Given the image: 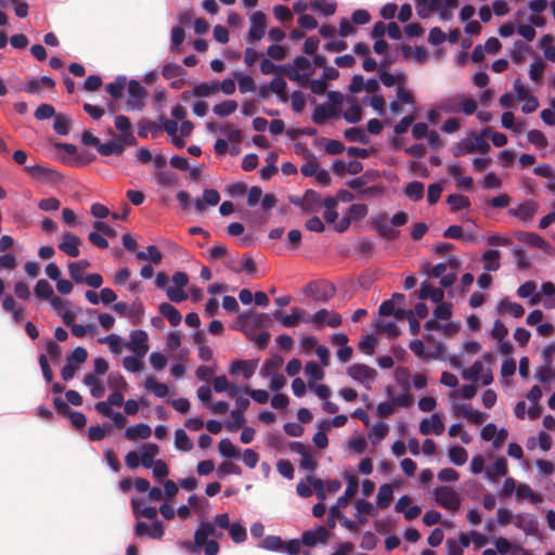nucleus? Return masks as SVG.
<instances>
[{
    "label": "nucleus",
    "mask_w": 555,
    "mask_h": 555,
    "mask_svg": "<svg viewBox=\"0 0 555 555\" xmlns=\"http://www.w3.org/2000/svg\"><path fill=\"white\" fill-rule=\"evenodd\" d=\"M279 75H285L289 80L298 82L302 88H307L312 70L300 73L294 63H288L280 66Z\"/></svg>",
    "instance_id": "9b49d317"
},
{
    "label": "nucleus",
    "mask_w": 555,
    "mask_h": 555,
    "mask_svg": "<svg viewBox=\"0 0 555 555\" xmlns=\"http://www.w3.org/2000/svg\"><path fill=\"white\" fill-rule=\"evenodd\" d=\"M107 386L113 390H124L128 384L119 371H112L107 375Z\"/></svg>",
    "instance_id": "680f3d73"
},
{
    "label": "nucleus",
    "mask_w": 555,
    "mask_h": 555,
    "mask_svg": "<svg viewBox=\"0 0 555 555\" xmlns=\"http://www.w3.org/2000/svg\"><path fill=\"white\" fill-rule=\"evenodd\" d=\"M417 297L422 300L430 299L434 304H439L443 300L444 292L439 287H434L427 281H423Z\"/></svg>",
    "instance_id": "4be33fe9"
},
{
    "label": "nucleus",
    "mask_w": 555,
    "mask_h": 555,
    "mask_svg": "<svg viewBox=\"0 0 555 555\" xmlns=\"http://www.w3.org/2000/svg\"><path fill=\"white\" fill-rule=\"evenodd\" d=\"M82 383L90 387V393L93 398L100 399L105 393V387L101 380L93 374L85 375Z\"/></svg>",
    "instance_id": "f704fd0d"
},
{
    "label": "nucleus",
    "mask_w": 555,
    "mask_h": 555,
    "mask_svg": "<svg viewBox=\"0 0 555 555\" xmlns=\"http://www.w3.org/2000/svg\"><path fill=\"white\" fill-rule=\"evenodd\" d=\"M160 132L162 127L151 119L142 118L138 124V135L140 138H146L150 133L156 137Z\"/></svg>",
    "instance_id": "e433bc0d"
},
{
    "label": "nucleus",
    "mask_w": 555,
    "mask_h": 555,
    "mask_svg": "<svg viewBox=\"0 0 555 555\" xmlns=\"http://www.w3.org/2000/svg\"><path fill=\"white\" fill-rule=\"evenodd\" d=\"M135 538L149 537L151 539L159 540L164 537L165 530L160 520L155 519L153 524L143 520H138L133 529Z\"/></svg>",
    "instance_id": "423d86ee"
},
{
    "label": "nucleus",
    "mask_w": 555,
    "mask_h": 555,
    "mask_svg": "<svg viewBox=\"0 0 555 555\" xmlns=\"http://www.w3.org/2000/svg\"><path fill=\"white\" fill-rule=\"evenodd\" d=\"M128 94H129V99L127 101L128 109L141 111L144 106L142 100L146 94L145 88L141 85V82L138 80L131 79L128 82Z\"/></svg>",
    "instance_id": "0eeeda50"
},
{
    "label": "nucleus",
    "mask_w": 555,
    "mask_h": 555,
    "mask_svg": "<svg viewBox=\"0 0 555 555\" xmlns=\"http://www.w3.org/2000/svg\"><path fill=\"white\" fill-rule=\"evenodd\" d=\"M237 108L235 100H224L212 107L214 114L219 117H227L233 114Z\"/></svg>",
    "instance_id": "8fccbe9b"
},
{
    "label": "nucleus",
    "mask_w": 555,
    "mask_h": 555,
    "mask_svg": "<svg viewBox=\"0 0 555 555\" xmlns=\"http://www.w3.org/2000/svg\"><path fill=\"white\" fill-rule=\"evenodd\" d=\"M159 313L165 317L172 326L181 323L182 315L180 311L169 302H162L158 306Z\"/></svg>",
    "instance_id": "c85d7f7f"
},
{
    "label": "nucleus",
    "mask_w": 555,
    "mask_h": 555,
    "mask_svg": "<svg viewBox=\"0 0 555 555\" xmlns=\"http://www.w3.org/2000/svg\"><path fill=\"white\" fill-rule=\"evenodd\" d=\"M345 479L347 480L345 492L337 499V505L340 507L348 506L350 499L356 495L359 487V481L352 473L346 472Z\"/></svg>",
    "instance_id": "dca6fc26"
},
{
    "label": "nucleus",
    "mask_w": 555,
    "mask_h": 555,
    "mask_svg": "<svg viewBox=\"0 0 555 555\" xmlns=\"http://www.w3.org/2000/svg\"><path fill=\"white\" fill-rule=\"evenodd\" d=\"M218 451L224 459H238L240 450L230 438H222L218 444Z\"/></svg>",
    "instance_id": "a18cd8bd"
},
{
    "label": "nucleus",
    "mask_w": 555,
    "mask_h": 555,
    "mask_svg": "<svg viewBox=\"0 0 555 555\" xmlns=\"http://www.w3.org/2000/svg\"><path fill=\"white\" fill-rule=\"evenodd\" d=\"M330 538L328 531L321 525H315L301 534V542L305 546L314 547L319 543H326Z\"/></svg>",
    "instance_id": "1a4fd4ad"
},
{
    "label": "nucleus",
    "mask_w": 555,
    "mask_h": 555,
    "mask_svg": "<svg viewBox=\"0 0 555 555\" xmlns=\"http://www.w3.org/2000/svg\"><path fill=\"white\" fill-rule=\"evenodd\" d=\"M387 433L388 425L384 422H376L369 434L371 443L374 446L378 444L386 437Z\"/></svg>",
    "instance_id": "603ef678"
},
{
    "label": "nucleus",
    "mask_w": 555,
    "mask_h": 555,
    "mask_svg": "<svg viewBox=\"0 0 555 555\" xmlns=\"http://www.w3.org/2000/svg\"><path fill=\"white\" fill-rule=\"evenodd\" d=\"M344 138L348 142H358L364 145L370 143V137L359 127L347 128L344 131Z\"/></svg>",
    "instance_id": "a19ab883"
},
{
    "label": "nucleus",
    "mask_w": 555,
    "mask_h": 555,
    "mask_svg": "<svg viewBox=\"0 0 555 555\" xmlns=\"http://www.w3.org/2000/svg\"><path fill=\"white\" fill-rule=\"evenodd\" d=\"M347 374L356 382L361 383L367 390L371 389V383L376 378L377 372L375 369L362 364L354 363L348 366Z\"/></svg>",
    "instance_id": "20e7f679"
},
{
    "label": "nucleus",
    "mask_w": 555,
    "mask_h": 555,
    "mask_svg": "<svg viewBox=\"0 0 555 555\" xmlns=\"http://www.w3.org/2000/svg\"><path fill=\"white\" fill-rule=\"evenodd\" d=\"M537 289V285L533 281H527L522 283L517 289V296L520 298H529L531 297V304H535L539 300V297L534 295Z\"/></svg>",
    "instance_id": "052dcab7"
},
{
    "label": "nucleus",
    "mask_w": 555,
    "mask_h": 555,
    "mask_svg": "<svg viewBox=\"0 0 555 555\" xmlns=\"http://www.w3.org/2000/svg\"><path fill=\"white\" fill-rule=\"evenodd\" d=\"M516 498L528 500L533 504H538L541 502V496L534 493L531 487L527 483H520L516 488Z\"/></svg>",
    "instance_id": "864d4df0"
},
{
    "label": "nucleus",
    "mask_w": 555,
    "mask_h": 555,
    "mask_svg": "<svg viewBox=\"0 0 555 555\" xmlns=\"http://www.w3.org/2000/svg\"><path fill=\"white\" fill-rule=\"evenodd\" d=\"M537 211V204L532 201H526L516 207L508 209L511 217L517 218L522 221L530 220Z\"/></svg>",
    "instance_id": "6ab92c4d"
},
{
    "label": "nucleus",
    "mask_w": 555,
    "mask_h": 555,
    "mask_svg": "<svg viewBox=\"0 0 555 555\" xmlns=\"http://www.w3.org/2000/svg\"><path fill=\"white\" fill-rule=\"evenodd\" d=\"M403 192L411 201L420 202L424 197V184L417 180H413L404 185Z\"/></svg>",
    "instance_id": "58836bf2"
},
{
    "label": "nucleus",
    "mask_w": 555,
    "mask_h": 555,
    "mask_svg": "<svg viewBox=\"0 0 555 555\" xmlns=\"http://www.w3.org/2000/svg\"><path fill=\"white\" fill-rule=\"evenodd\" d=\"M416 14L420 18H427L439 8L441 0H414Z\"/></svg>",
    "instance_id": "7c9ffc66"
},
{
    "label": "nucleus",
    "mask_w": 555,
    "mask_h": 555,
    "mask_svg": "<svg viewBox=\"0 0 555 555\" xmlns=\"http://www.w3.org/2000/svg\"><path fill=\"white\" fill-rule=\"evenodd\" d=\"M258 360H234L230 364V374L242 372L243 378L248 380L255 373Z\"/></svg>",
    "instance_id": "412c9836"
},
{
    "label": "nucleus",
    "mask_w": 555,
    "mask_h": 555,
    "mask_svg": "<svg viewBox=\"0 0 555 555\" xmlns=\"http://www.w3.org/2000/svg\"><path fill=\"white\" fill-rule=\"evenodd\" d=\"M517 240L531 245L533 247L540 248L545 253H550L552 250V246L548 242H546L542 236L534 232H519L517 234Z\"/></svg>",
    "instance_id": "aec40b11"
},
{
    "label": "nucleus",
    "mask_w": 555,
    "mask_h": 555,
    "mask_svg": "<svg viewBox=\"0 0 555 555\" xmlns=\"http://www.w3.org/2000/svg\"><path fill=\"white\" fill-rule=\"evenodd\" d=\"M306 310L302 308H293L291 314H285L281 309H276L271 312V317L281 322V324L291 328L295 326L297 323L306 321Z\"/></svg>",
    "instance_id": "6e6552de"
},
{
    "label": "nucleus",
    "mask_w": 555,
    "mask_h": 555,
    "mask_svg": "<svg viewBox=\"0 0 555 555\" xmlns=\"http://www.w3.org/2000/svg\"><path fill=\"white\" fill-rule=\"evenodd\" d=\"M505 310H508L509 314L515 318L519 319L524 315L525 309L524 307L515 301H508L507 298L501 299L496 305V311L502 313Z\"/></svg>",
    "instance_id": "2f4dec72"
},
{
    "label": "nucleus",
    "mask_w": 555,
    "mask_h": 555,
    "mask_svg": "<svg viewBox=\"0 0 555 555\" xmlns=\"http://www.w3.org/2000/svg\"><path fill=\"white\" fill-rule=\"evenodd\" d=\"M378 313L383 317H391V315H395L396 318L398 319H401L403 318L404 315V311L401 310V309H397L393 305V300H384L379 308H378Z\"/></svg>",
    "instance_id": "e2e57ef3"
},
{
    "label": "nucleus",
    "mask_w": 555,
    "mask_h": 555,
    "mask_svg": "<svg viewBox=\"0 0 555 555\" xmlns=\"http://www.w3.org/2000/svg\"><path fill=\"white\" fill-rule=\"evenodd\" d=\"M327 95V105L332 108L334 114L340 115L341 113V104L344 103V95L340 91L331 90L326 93Z\"/></svg>",
    "instance_id": "13d9d810"
},
{
    "label": "nucleus",
    "mask_w": 555,
    "mask_h": 555,
    "mask_svg": "<svg viewBox=\"0 0 555 555\" xmlns=\"http://www.w3.org/2000/svg\"><path fill=\"white\" fill-rule=\"evenodd\" d=\"M444 430V423L438 413L431 414L430 417H425L420 423V433L422 435H441Z\"/></svg>",
    "instance_id": "f8f14e48"
},
{
    "label": "nucleus",
    "mask_w": 555,
    "mask_h": 555,
    "mask_svg": "<svg viewBox=\"0 0 555 555\" xmlns=\"http://www.w3.org/2000/svg\"><path fill=\"white\" fill-rule=\"evenodd\" d=\"M80 242L81 241L77 235L65 232L62 237V242L59 244V249L69 257H78Z\"/></svg>",
    "instance_id": "a211bd4d"
},
{
    "label": "nucleus",
    "mask_w": 555,
    "mask_h": 555,
    "mask_svg": "<svg viewBox=\"0 0 555 555\" xmlns=\"http://www.w3.org/2000/svg\"><path fill=\"white\" fill-rule=\"evenodd\" d=\"M216 474L219 478H223L227 475H241L242 468L231 461H223L218 465Z\"/></svg>",
    "instance_id": "bf43d9fd"
},
{
    "label": "nucleus",
    "mask_w": 555,
    "mask_h": 555,
    "mask_svg": "<svg viewBox=\"0 0 555 555\" xmlns=\"http://www.w3.org/2000/svg\"><path fill=\"white\" fill-rule=\"evenodd\" d=\"M24 169L29 177L42 183H55L63 180V176L59 171L40 164L26 165Z\"/></svg>",
    "instance_id": "7ed1b4c3"
},
{
    "label": "nucleus",
    "mask_w": 555,
    "mask_h": 555,
    "mask_svg": "<svg viewBox=\"0 0 555 555\" xmlns=\"http://www.w3.org/2000/svg\"><path fill=\"white\" fill-rule=\"evenodd\" d=\"M393 498L392 485L384 483L379 487L376 495V505L379 508H386L390 505Z\"/></svg>",
    "instance_id": "4c0bfd02"
},
{
    "label": "nucleus",
    "mask_w": 555,
    "mask_h": 555,
    "mask_svg": "<svg viewBox=\"0 0 555 555\" xmlns=\"http://www.w3.org/2000/svg\"><path fill=\"white\" fill-rule=\"evenodd\" d=\"M310 7L324 16H332L336 12L337 3L334 0H313Z\"/></svg>",
    "instance_id": "37998d69"
},
{
    "label": "nucleus",
    "mask_w": 555,
    "mask_h": 555,
    "mask_svg": "<svg viewBox=\"0 0 555 555\" xmlns=\"http://www.w3.org/2000/svg\"><path fill=\"white\" fill-rule=\"evenodd\" d=\"M367 211H369V209L365 204H361V203L351 204L348 207L347 216L350 218L351 221L358 222V221L362 220L363 218H365V216L367 215Z\"/></svg>",
    "instance_id": "69168bd1"
},
{
    "label": "nucleus",
    "mask_w": 555,
    "mask_h": 555,
    "mask_svg": "<svg viewBox=\"0 0 555 555\" xmlns=\"http://www.w3.org/2000/svg\"><path fill=\"white\" fill-rule=\"evenodd\" d=\"M507 474V462L503 456H498L493 464L492 470L487 468V477L490 481H493L495 477H503Z\"/></svg>",
    "instance_id": "49530a36"
},
{
    "label": "nucleus",
    "mask_w": 555,
    "mask_h": 555,
    "mask_svg": "<svg viewBox=\"0 0 555 555\" xmlns=\"http://www.w3.org/2000/svg\"><path fill=\"white\" fill-rule=\"evenodd\" d=\"M228 532L234 543H243L247 538L246 528L241 522H233Z\"/></svg>",
    "instance_id": "338daca9"
},
{
    "label": "nucleus",
    "mask_w": 555,
    "mask_h": 555,
    "mask_svg": "<svg viewBox=\"0 0 555 555\" xmlns=\"http://www.w3.org/2000/svg\"><path fill=\"white\" fill-rule=\"evenodd\" d=\"M271 92L275 93L282 101L287 100L286 88L287 83L284 78L278 76L270 81Z\"/></svg>",
    "instance_id": "774afa93"
},
{
    "label": "nucleus",
    "mask_w": 555,
    "mask_h": 555,
    "mask_svg": "<svg viewBox=\"0 0 555 555\" xmlns=\"http://www.w3.org/2000/svg\"><path fill=\"white\" fill-rule=\"evenodd\" d=\"M219 90L218 81H203L197 83L192 91L183 92L182 99L188 100L189 94L196 98H207Z\"/></svg>",
    "instance_id": "f3484780"
},
{
    "label": "nucleus",
    "mask_w": 555,
    "mask_h": 555,
    "mask_svg": "<svg viewBox=\"0 0 555 555\" xmlns=\"http://www.w3.org/2000/svg\"><path fill=\"white\" fill-rule=\"evenodd\" d=\"M336 294V287L333 283L321 280L318 281L313 298L320 302H327Z\"/></svg>",
    "instance_id": "b1692460"
},
{
    "label": "nucleus",
    "mask_w": 555,
    "mask_h": 555,
    "mask_svg": "<svg viewBox=\"0 0 555 555\" xmlns=\"http://www.w3.org/2000/svg\"><path fill=\"white\" fill-rule=\"evenodd\" d=\"M492 543L500 555H515L520 548L504 537H492Z\"/></svg>",
    "instance_id": "cd10ccee"
},
{
    "label": "nucleus",
    "mask_w": 555,
    "mask_h": 555,
    "mask_svg": "<svg viewBox=\"0 0 555 555\" xmlns=\"http://www.w3.org/2000/svg\"><path fill=\"white\" fill-rule=\"evenodd\" d=\"M234 79L238 82V90L242 93L251 92L256 90V85L254 78L248 74H242L240 72H234Z\"/></svg>",
    "instance_id": "09e8293b"
},
{
    "label": "nucleus",
    "mask_w": 555,
    "mask_h": 555,
    "mask_svg": "<svg viewBox=\"0 0 555 555\" xmlns=\"http://www.w3.org/2000/svg\"><path fill=\"white\" fill-rule=\"evenodd\" d=\"M127 86V79L125 76H117L114 81L108 82L105 86L106 92L114 99H120L124 94V90Z\"/></svg>",
    "instance_id": "79ce46f5"
},
{
    "label": "nucleus",
    "mask_w": 555,
    "mask_h": 555,
    "mask_svg": "<svg viewBox=\"0 0 555 555\" xmlns=\"http://www.w3.org/2000/svg\"><path fill=\"white\" fill-rule=\"evenodd\" d=\"M435 500L441 507L456 511L461 505V499L450 486H439L434 489Z\"/></svg>",
    "instance_id": "f03ea898"
},
{
    "label": "nucleus",
    "mask_w": 555,
    "mask_h": 555,
    "mask_svg": "<svg viewBox=\"0 0 555 555\" xmlns=\"http://www.w3.org/2000/svg\"><path fill=\"white\" fill-rule=\"evenodd\" d=\"M454 413L457 415L461 414L475 425H481L489 417L488 413L474 410L469 403H463L460 406H455Z\"/></svg>",
    "instance_id": "2eb2a0df"
},
{
    "label": "nucleus",
    "mask_w": 555,
    "mask_h": 555,
    "mask_svg": "<svg viewBox=\"0 0 555 555\" xmlns=\"http://www.w3.org/2000/svg\"><path fill=\"white\" fill-rule=\"evenodd\" d=\"M287 446L292 452L301 456L300 467L312 475L317 469V462L310 450L301 441H289Z\"/></svg>",
    "instance_id": "39448f33"
},
{
    "label": "nucleus",
    "mask_w": 555,
    "mask_h": 555,
    "mask_svg": "<svg viewBox=\"0 0 555 555\" xmlns=\"http://www.w3.org/2000/svg\"><path fill=\"white\" fill-rule=\"evenodd\" d=\"M305 208L304 214L317 210L322 205V197L320 193L312 189H308L304 193Z\"/></svg>",
    "instance_id": "c9c22d12"
},
{
    "label": "nucleus",
    "mask_w": 555,
    "mask_h": 555,
    "mask_svg": "<svg viewBox=\"0 0 555 555\" xmlns=\"http://www.w3.org/2000/svg\"><path fill=\"white\" fill-rule=\"evenodd\" d=\"M144 387L152 391L157 398H166L169 395V386L165 383L157 382L153 376L146 377Z\"/></svg>",
    "instance_id": "72a5a7b5"
},
{
    "label": "nucleus",
    "mask_w": 555,
    "mask_h": 555,
    "mask_svg": "<svg viewBox=\"0 0 555 555\" xmlns=\"http://www.w3.org/2000/svg\"><path fill=\"white\" fill-rule=\"evenodd\" d=\"M175 447L176 449L189 452L193 448V442L184 429L178 428L175 431Z\"/></svg>",
    "instance_id": "de8ad7c7"
},
{
    "label": "nucleus",
    "mask_w": 555,
    "mask_h": 555,
    "mask_svg": "<svg viewBox=\"0 0 555 555\" xmlns=\"http://www.w3.org/2000/svg\"><path fill=\"white\" fill-rule=\"evenodd\" d=\"M339 115L334 114L327 103L317 106L311 115V120L317 125H324L328 119L337 118Z\"/></svg>",
    "instance_id": "bb28decb"
},
{
    "label": "nucleus",
    "mask_w": 555,
    "mask_h": 555,
    "mask_svg": "<svg viewBox=\"0 0 555 555\" xmlns=\"http://www.w3.org/2000/svg\"><path fill=\"white\" fill-rule=\"evenodd\" d=\"M447 203L452 212H459L470 207V199L462 194L452 193L447 196Z\"/></svg>",
    "instance_id": "473e14b6"
},
{
    "label": "nucleus",
    "mask_w": 555,
    "mask_h": 555,
    "mask_svg": "<svg viewBox=\"0 0 555 555\" xmlns=\"http://www.w3.org/2000/svg\"><path fill=\"white\" fill-rule=\"evenodd\" d=\"M217 527L207 519L199 520L198 527L194 532V541L185 540L180 542V547L185 550L189 554H199L202 543L209 537H218Z\"/></svg>",
    "instance_id": "f257e3e1"
},
{
    "label": "nucleus",
    "mask_w": 555,
    "mask_h": 555,
    "mask_svg": "<svg viewBox=\"0 0 555 555\" xmlns=\"http://www.w3.org/2000/svg\"><path fill=\"white\" fill-rule=\"evenodd\" d=\"M354 251L371 257L375 253V244L369 237H361L354 245Z\"/></svg>",
    "instance_id": "0e129e2a"
},
{
    "label": "nucleus",
    "mask_w": 555,
    "mask_h": 555,
    "mask_svg": "<svg viewBox=\"0 0 555 555\" xmlns=\"http://www.w3.org/2000/svg\"><path fill=\"white\" fill-rule=\"evenodd\" d=\"M449 460L456 466H462L467 462L468 454L464 447L455 444L448 450Z\"/></svg>",
    "instance_id": "c03bdc74"
},
{
    "label": "nucleus",
    "mask_w": 555,
    "mask_h": 555,
    "mask_svg": "<svg viewBox=\"0 0 555 555\" xmlns=\"http://www.w3.org/2000/svg\"><path fill=\"white\" fill-rule=\"evenodd\" d=\"M283 359L276 354L264 360L261 369L260 375L263 378L271 377L273 374H276V370L282 365Z\"/></svg>",
    "instance_id": "ea45409f"
},
{
    "label": "nucleus",
    "mask_w": 555,
    "mask_h": 555,
    "mask_svg": "<svg viewBox=\"0 0 555 555\" xmlns=\"http://www.w3.org/2000/svg\"><path fill=\"white\" fill-rule=\"evenodd\" d=\"M346 102L348 106L343 114L344 119L353 125L360 122L362 120L363 108L359 100L354 96H347Z\"/></svg>",
    "instance_id": "4468645a"
},
{
    "label": "nucleus",
    "mask_w": 555,
    "mask_h": 555,
    "mask_svg": "<svg viewBox=\"0 0 555 555\" xmlns=\"http://www.w3.org/2000/svg\"><path fill=\"white\" fill-rule=\"evenodd\" d=\"M147 333L143 330H133L130 333L131 344L128 347L133 351L137 357H144L149 350Z\"/></svg>",
    "instance_id": "ddd939ff"
},
{
    "label": "nucleus",
    "mask_w": 555,
    "mask_h": 555,
    "mask_svg": "<svg viewBox=\"0 0 555 555\" xmlns=\"http://www.w3.org/2000/svg\"><path fill=\"white\" fill-rule=\"evenodd\" d=\"M378 79L386 87H393L396 83H404L405 75L404 73L399 74H390L387 70H378Z\"/></svg>",
    "instance_id": "3c124183"
},
{
    "label": "nucleus",
    "mask_w": 555,
    "mask_h": 555,
    "mask_svg": "<svg viewBox=\"0 0 555 555\" xmlns=\"http://www.w3.org/2000/svg\"><path fill=\"white\" fill-rule=\"evenodd\" d=\"M282 546L283 540L280 535H267L259 544V547L275 553H281Z\"/></svg>",
    "instance_id": "4d7b16f0"
},
{
    "label": "nucleus",
    "mask_w": 555,
    "mask_h": 555,
    "mask_svg": "<svg viewBox=\"0 0 555 555\" xmlns=\"http://www.w3.org/2000/svg\"><path fill=\"white\" fill-rule=\"evenodd\" d=\"M250 28L248 31V41L256 42L262 39L266 34V14L262 11H256L250 16Z\"/></svg>",
    "instance_id": "9d476101"
},
{
    "label": "nucleus",
    "mask_w": 555,
    "mask_h": 555,
    "mask_svg": "<svg viewBox=\"0 0 555 555\" xmlns=\"http://www.w3.org/2000/svg\"><path fill=\"white\" fill-rule=\"evenodd\" d=\"M35 296L39 299L47 300L51 296H53L54 291L51 284L44 280L40 279L37 281L35 287H34Z\"/></svg>",
    "instance_id": "5fc2aeb1"
},
{
    "label": "nucleus",
    "mask_w": 555,
    "mask_h": 555,
    "mask_svg": "<svg viewBox=\"0 0 555 555\" xmlns=\"http://www.w3.org/2000/svg\"><path fill=\"white\" fill-rule=\"evenodd\" d=\"M152 434V429L147 424L140 423L128 426L125 430V438L127 440L147 439Z\"/></svg>",
    "instance_id": "a878e982"
},
{
    "label": "nucleus",
    "mask_w": 555,
    "mask_h": 555,
    "mask_svg": "<svg viewBox=\"0 0 555 555\" xmlns=\"http://www.w3.org/2000/svg\"><path fill=\"white\" fill-rule=\"evenodd\" d=\"M483 371V364L480 360H476L468 369L462 372V377L472 383L479 380L480 374Z\"/></svg>",
    "instance_id": "6e6d98bb"
},
{
    "label": "nucleus",
    "mask_w": 555,
    "mask_h": 555,
    "mask_svg": "<svg viewBox=\"0 0 555 555\" xmlns=\"http://www.w3.org/2000/svg\"><path fill=\"white\" fill-rule=\"evenodd\" d=\"M131 506L134 517L139 520L141 517L147 519H156L157 511L153 506H145V501L142 498H132Z\"/></svg>",
    "instance_id": "5701e85b"
},
{
    "label": "nucleus",
    "mask_w": 555,
    "mask_h": 555,
    "mask_svg": "<svg viewBox=\"0 0 555 555\" xmlns=\"http://www.w3.org/2000/svg\"><path fill=\"white\" fill-rule=\"evenodd\" d=\"M500 256L501 251L499 249H487L486 251H483L482 260L485 271H498L501 267Z\"/></svg>",
    "instance_id": "c756f323"
},
{
    "label": "nucleus",
    "mask_w": 555,
    "mask_h": 555,
    "mask_svg": "<svg viewBox=\"0 0 555 555\" xmlns=\"http://www.w3.org/2000/svg\"><path fill=\"white\" fill-rule=\"evenodd\" d=\"M159 448L154 442H147L140 448L141 465L144 468H151L156 460L154 457L158 454Z\"/></svg>",
    "instance_id": "393cba45"
}]
</instances>
